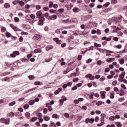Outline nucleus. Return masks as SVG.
I'll list each match as a JSON object with an SVG mask.
<instances>
[{
	"mask_svg": "<svg viewBox=\"0 0 127 127\" xmlns=\"http://www.w3.org/2000/svg\"><path fill=\"white\" fill-rule=\"evenodd\" d=\"M35 103V101L34 100H31L29 102V105H30V106H32V105H34Z\"/></svg>",
	"mask_w": 127,
	"mask_h": 127,
	"instance_id": "obj_19",
	"label": "nucleus"
},
{
	"mask_svg": "<svg viewBox=\"0 0 127 127\" xmlns=\"http://www.w3.org/2000/svg\"><path fill=\"white\" fill-rule=\"evenodd\" d=\"M104 124L105 123L102 122H101V124H97V127H102V126H103V125H104Z\"/></svg>",
	"mask_w": 127,
	"mask_h": 127,
	"instance_id": "obj_59",
	"label": "nucleus"
},
{
	"mask_svg": "<svg viewBox=\"0 0 127 127\" xmlns=\"http://www.w3.org/2000/svg\"><path fill=\"white\" fill-rule=\"evenodd\" d=\"M98 50L100 52H105V50L103 49H100V48H99L98 49Z\"/></svg>",
	"mask_w": 127,
	"mask_h": 127,
	"instance_id": "obj_63",
	"label": "nucleus"
},
{
	"mask_svg": "<svg viewBox=\"0 0 127 127\" xmlns=\"http://www.w3.org/2000/svg\"><path fill=\"white\" fill-rule=\"evenodd\" d=\"M111 2H112V3H114V4H116V3H117V2H118V0H112Z\"/></svg>",
	"mask_w": 127,
	"mask_h": 127,
	"instance_id": "obj_53",
	"label": "nucleus"
},
{
	"mask_svg": "<svg viewBox=\"0 0 127 127\" xmlns=\"http://www.w3.org/2000/svg\"><path fill=\"white\" fill-rule=\"evenodd\" d=\"M16 102L15 101H13L9 104L10 107H12V106H14L15 105Z\"/></svg>",
	"mask_w": 127,
	"mask_h": 127,
	"instance_id": "obj_26",
	"label": "nucleus"
},
{
	"mask_svg": "<svg viewBox=\"0 0 127 127\" xmlns=\"http://www.w3.org/2000/svg\"><path fill=\"white\" fill-rule=\"evenodd\" d=\"M105 80H106V78H105L104 76H102V77H101L100 78V81H101V82H104V81H105Z\"/></svg>",
	"mask_w": 127,
	"mask_h": 127,
	"instance_id": "obj_34",
	"label": "nucleus"
},
{
	"mask_svg": "<svg viewBox=\"0 0 127 127\" xmlns=\"http://www.w3.org/2000/svg\"><path fill=\"white\" fill-rule=\"evenodd\" d=\"M82 109L83 110V111H86V110H87V106H82Z\"/></svg>",
	"mask_w": 127,
	"mask_h": 127,
	"instance_id": "obj_60",
	"label": "nucleus"
},
{
	"mask_svg": "<svg viewBox=\"0 0 127 127\" xmlns=\"http://www.w3.org/2000/svg\"><path fill=\"white\" fill-rule=\"evenodd\" d=\"M14 20L15 21V22H18V21H19V18H18V17H15L14 18Z\"/></svg>",
	"mask_w": 127,
	"mask_h": 127,
	"instance_id": "obj_45",
	"label": "nucleus"
},
{
	"mask_svg": "<svg viewBox=\"0 0 127 127\" xmlns=\"http://www.w3.org/2000/svg\"><path fill=\"white\" fill-rule=\"evenodd\" d=\"M121 18H123V16H120V17H116L115 19L116 20V22H121Z\"/></svg>",
	"mask_w": 127,
	"mask_h": 127,
	"instance_id": "obj_13",
	"label": "nucleus"
},
{
	"mask_svg": "<svg viewBox=\"0 0 127 127\" xmlns=\"http://www.w3.org/2000/svg\"><path fill=\"white\" fill-rule=\"evenodd\" d=\"M30 17L32 18V19H35V15L32 14L30 15Z\"/></svg>",
	"mask_w": 127,
	"mask_h": 127,
	"instance_id": "obj_41",
	"label": "nucleus"
},
{
	"mask_svg": "<svg viewBox=\"0 0 127 127\" xmlns=\"http://www.w3.org/2000/svg\"><path fill=\"white\" fill-rule=\"evenodd\" d=\"M95 47H102V45L98 43H94Z\"/></svg>",
	"mask_w": 127,
	"mask_h": 127,
	"instance_id": "obj_30",
	"label": "nucleus"
},
{
	"mask_svg": "<svg viewBox=\"0 0 127 127\" xmlns=\"http://www.w3.org/2000/svg\"><path fill=\"white\" fill-rule=\"evenodd\" d=\"M9 117L10 118H13V117H14V113L13 112H10L9 113Z\"/></svg>",
	"mask_w": 127,
	"mask_h": 127,
	"instance_id": "obj_27",
	"label": "nucleus"
},
{
	"mask_svg": "<svg viewBox=\"0 0 127 127\" xmlns=\"http://www.w3.org/2000/svg\"><path fill=\"white\" fill-rule=\"evenodd\" d=\"M49 7H52V6H53V2L52 1H50L49 2Z\"/></svg>",
	"mask_w": 127,
	"mask_h": 127,
	"instance_id": "obj_42",
	"label": "nucleus"
},
{
	"mask_svg": "<svg viewBox=\"0 0 127 127\" xmlns=\"http://www.w3.org/2000/svg\"><path fill=\"white\" fill-rule=\"evenodd\" d=\"M37 18H41L40 16H42V12L41 11H38L36 13Z\"/></svg>",
	"mask_w": 127,
	"mask_h": 127,
	"instance_id": "obj_8",
	"label": "nucleus"
},
{
	"mask_svg": "<svg viewBox=\"0 0 127 127\" xmlns=\"http://www.w3.org/2000/svg\"><path fill=\"white\" fill-rule=\"evenodd\" d=\"M116 59L114 58H108L106 60V61L109 63L113 62V61H115Z\"/></svg>",
	"mask_w": 127,
	"mask_h": 127,
	"instance_id": "obj_11",
	"label": "nucleus"
},
{
	"mask_svg": "<svg viewBox=\"0 0 127 127\" xmlns=\"http://www.w3.org/2000/svg\"><path fill=\"white\" fill-rule=\"evenodd\" d=\"M45 20V18L44 17H41L40 18L39 21L38 22L39 25H43V21Z\"/></svg>",
	"mask_w": 127,
	"mask_h": 127,
	"instance_id": "obj_3",
	"label": "nucleus"
},
{
	"mask_svg": "<svg viewBox=\"0 0 127 127\" xmlns=\"http://www.w3.org/2000/svg\"><path fill=\"white\" fill-rule=\"evenodd\" d=\"M72 84H73V82L72 81L69 82L67 83V86L70 87V86H72Z\"/></svg>",
	"mask_w": 127,
	"mask_h": 127,
	"instance_id": "obj_56",
	"label": "nucleus"
},
{
	"mask_svg": "<svg viewBox=\"0 0 127 127\" xmlns=\"http://www.w3.org/2000/svg\"><path fill=\"white\" fill-rule=\"evenodd\" d=\"M56 127V125H55V124L52 123H51V124L50 125V127Z\"/></svg>",
	"mask_w": 127,
	"mask_h": 127,
	"instance_id": "obj_51",
	"label": "nucleus"
},
{
	"mask_svg": "<svg viewBox=\"0 0 127 127\" xmlns=\"http://www.w3.org/2000/svg\"><path fill=\"white\" fill-rule=\"evenodd\" d=\"M50 12L51 13H55L56 12V10H54L53 9H50Z\"/></svg>",
	"mask_w": 127,
	"mask_h": 127,
	"instance_id": "obj_36",
	"label": "nucleus"
},
{
	"mask_svg": "<svg viewBox=\"0 0 127 127\" xmlns=\"http://www.w3.org/2000/svg\"><path fill=\"white\" fill-rule=\"evenodd\" d=\"M73 82H78L79 81V78H75L72 79Z\"/></svg>",
	"mask_w": 127,
	"mask_h": 127,
	"instance_id": "obj_43",
	"label": "nucleus"
},
{
	"mask_svg": "<svg viewBox=\"0 0 127 127\" xmlns=\"http://www.w3.org/2000/svg\"><path fill=\"white\" fill-rule=\"evenodd\" d=\"M105 71L106 72H110V68L107 67L105 69Z\"/></svg>",
	"mask_w": 127,
	"mask_h": 127,
	"instance_id": "obj_57",
	"label": "nucleus"
},
{
	"mask_svg": "<svg viewBox=\"0 0 127 127\" xmlns=\"http://www.w3.org/2000/svg\"><path fill=\"white\" fill-rule=\"evenodd\" d=\"M97 64H98V65H101V64H102V61H97Z\"/></svg>",
	"mask_w": 127,
	"mask_h": 127,
	"instance_id": "obj_64",
	"label": "nucleus"
},
{
	"mask_svg": "<svg viewBox=\"0 0 127 127\" xmlns=\"http://www.w3.org/2000/svg\"><path fill=\"white\" fill-rule=\"evenodd\" d=\"M96 105L97 106H102V105H103V102L102 101H98L96 103Z\"/></svg>",
	"mask_w": 127,
	"mask_h": 127,
	"instance_id": "obj_28",
	"label": "nucleus"
},
{
	"mask_svg": "<svg viewBox=\"0 0 127 127\" xmlns=\"http://www.w3.org/2000/svg\"><path fill=\"white\" fill-rule=\"evenodd\" d=\"M64 116L65 118H69V117H70V115L67 113H65Z\"/></svg>",
	"mask_w": 127,
	"mask_h": 127,
	"instance_id": "obj_46",
	"label": "nucleus"
},
{
	"mask_svg": "<svg viewBox=\"0 0 127 127\" xmlns=\"http://www.w3.org/2000/svg\"><path fill=\"white\" fill-rule=\"evenodd\" d=\"M66 43H63L61 44V47H62V48H64V47H66Z\"/></svg>",
	"mask_w": 127,
	"mask_h": 127,
	"instance_id": "obj_54",
	"label": "nucleus"
},
{
	"mask_svg": "<svg viewBox=\"0 0 127 127\" xmlns=\"http://www.w3.org/2000/svg\"><path fill=\"white\" fill-rule=\"evenodd\" d=\"M72 10H73V12H74L75 13H77L79 12L80 11V10H81V9H80V8H79L78 7H75L73 8Z\"/></svg>",
	"mask_w": 127,
	"mask_h": 127,
	"instance_id": "obj_6",
	"label": "nucleus"
},
{
	"mask_svg": "<svg viewBox=\"0 0 127 127\" xmlns=\"http://www.w3.org/2000/svg\"><path fill=\"white\" fill-rule=\"evenodd\" d=\"M78 101L80 102H83V101H84V98H79L78 99Z\"/></svg>",
	"mask_w": 127,
	"mask_h": 127,
	"instance_id": "obj_58",
	"label": "nucleus"
},
{
	"mask_svg": "<svg viewBox=\"0 0 127 127\" xmlns=\"http://www.w3.org/2000/svg\"><path fill=\"white\" fill-rule=\"evenodd\" d=\"M91 94L89 96V98L90 99V100H93L94 99V95H95V93H91Z\"/></svg>",
	"mask_w": 127,
	"mask_h": 127,
	"instance_id": "obj_21",
	"label": "nucleus"
},
{
	"mask_svg": "<svg viewBox=\"0 0 127 127\" xmlns=\"http://www.w3.org/2000/svg\"><path fill=\"white\" fill-rule=\"evenodd\" d=\"M5 119L1 118L0 119V123H1L2 124H5Z\"/></svg>",
	"mask_w": 127,
	"mask_h": 127,
	"instance_id": "obj_33",
	"label": "nucleus"
},
{
	"mask_svg": "<svg viewBox=\"0 0 127 127\" xmlns=\"http://www.w3.org/2000/svg\"><path fill=\"white\" fill-rule=\"evenodd\" d=\"M94 122H95V119H94L93 118H91V119L87 118L85 120L86 124H89V123L90 124H94Z\"/></svg>",
	"mask_w": 127,
	"mask_h": 127,
	"instance_id": "obj_2",
	"label": "nucleus"
},
{
	"mask_svg": "<svg viewBox=\"0 0 127 127\" xmlns=\"http://www.w3.org/2000/svg\"><path fill=\"white\" fill-rule=\"evenodd\" d=\"M121 87L123 89H124V90H127V87H126V85L124 84H121Z\"/></svg>",
	"mask_w": 127,
	"mask_h": 127,
	"instance_id": "obj_40",
	"label": "nucleus"
},
{
	"mask_svg": "<svg viewBox=\"0 0 127 127\" xmlns=\"http://www.w3.org/2000/svg\"><path fill=\"white\" fill-rule=\"evenodd\" d=\"M109 5H110V2H106V3L104 5V6H105V7H108V6H109Z\"/></svg>",
	"mask_w": 127,
	"mask_h": 127,
	"instance_id": "obj_37",
	"label": "nucleus"
},
{
	"mask_svg": "<svg viewBox=\"0 0 127 127\" xmlns=\"http://www.w3.org/2000/svg\"><path fill=\"white\" fill-rule=\"evenodd\" d=\"M118 84V81L115 80V81H114L113 82H112V85H113L114 86H116V85H117Z\"/></svg>",
	"mask_w": 127,
	"mask_h": 127,
	"instance_id": "obj_44",
	"label": "nucleus"
},
{
	"mask_svg": "<svg viewBox=\"0 0 127 127\" xmlns=\"http://www.w3.org/2000/svg\"><path fill=\"white\" fill-rule=\"evenodd\" d=\"M4 7H5V8H9L10 5L8 3H6L4 5Z\"/></svg>",
	"mask_w": 127,
	"mask_h": 127,
	"instance_id": "obj_17",
	"label": "nucleus"
},
{
	"mask_svg": "<svg viewBox=\"0 0 127 127\" xmlns=\"http://www.w3.org/2000/svg\"><path fill=\"white\" fill-rule=\"evenodd\" d=\"M19 55V52L17 51H14L12 54H10V57L12 58H15V56Z\"/></svg>",
	"mask_w": 127,
	"mask_h": 127,
	"instance_id": "obj_1",
	"label": "nucleus"
},
{
	"mask_svg": "<svg viewBox=\"0 0 127 127\" xmlns=\"http://www.w3.org/2000/svg\"><path fill=\"white\" fill-rule=\"evenodd\" d=\"M35 90H36V87H35L34 88H32L29 89L28 91H27L26 93H29V92H31L32 91H34Z\"/></svg>",
	"mask_w": 127,
	"mask_h": 127,
	"instance_id": "obj_35",
	"label": "nucleus"
},
{
	"mask_svg": "<svg viewBox=\"0 0 127 127\" xmlns=\"http://www.w3.org/2000/svg\"><path fill=\"white\" fill-rule=\"evenodd\" d=\"M16 2L17 3H19V5H21V6H23V5H24V2L22 1H19V0H16Z\"/></svg>",
	"mask_w": 127,
	"mask_h": 127,
	"instance_id": "obj_12",
	"label": "nucleus"
},
{
	"mask_svg": "<svg viewBox=\"0 0 127 127\" xmlns=\"http://www.w3.org/2000/svg\"><path fill=\"white\" fill-rule=\"evenodd\" d=\"M53 48H54L53 46L51 45V46H49V47H48L49 50H50L51 49H53Z\"/></svg>",
	"mask_w": 127,
	"mask_h": 127,
	"instance_id": "obj_62",
	"label": "nucleus"
},
{
	"mask_svg": "<svg viewBox=\"0 0 127 127\" xmlns=\"http://www.w3.org/2000/svg\"><path fill=\"white\" fill-rule=\"evenodd\" d=\"M34 39H35L36 40H37L38 41H39L41 40V36H40V35H39L38 34L36 35L34 37Z\"/></svg>",
	"mask_w": 127,
	"mask_h": 127,
	"instance_id": "obj_4",
	"label": "nucleus"
},
{
	"mask_svg": "<svg viewBox=\"0 0 127 127\" xmlns=\"http://www.w3.org/2000/svg\"><path fill=\"white\" fill-rule=\"evenodd\" d=\"M36 9H40V8H41V6L39 5H37L36 6Z\"/></svg>",
	"mask_w": 127,
	"mask_h": 127,
	"instance_id": "obj_61",
	"label": "nucleus"
},
{
	"mask_svg": "<svg viewBox=\"0 0 127 127\" xmlns=\"http://www.w3.org/2000/svg\"><path fill=\"white\" fill-rule=\"evenodd\" d=\"M34 53H39L41 52V49L38 48L36 49L34 51Z\"/></svg>",
	"mask_w": 127,
	"mask_h": 127,
	"instance_id": "obj_18",
	"label": "nucleus"
},
{
	"mask_svg": "<svg viewBox=\"0 0 127 127\" xmlns=\"http://www.w3.org/2000/svg\"><path fill=\"white\" fill-rule=\"evenodd\" d=\"M57 18V15H54L49 16V19H50V20H55V19H56Z\"/></svg>",
	"mask_w": 127,
	"mask_h": 127,
	"instance_id": "obj_10",
	"label": "nucleus"
},
{
	"mask_svg": "<svg viewBox=\"0 0 127 127\" xmlns=\"http://www.w3.org/2000/svg\"><path fill=\"white\" fill-rule=\"evenodd\" d=\"M25 115L27 118H29L30 117V113H29V112H26Z\"/></svg>",
	"mask_w": 127,
	"mask_h": 127,
	"instance_id": "obj_38",
	"label": "nucleus"
},
{
	"mask_svg": "<svg viewBox=\"0 0 127 127\" xmlns=\"http://www.w3.org/2000/svg\"><path fill=\"white\" fill-rule=\"evenodd\" d=\"M92 62V59H89L87 61H86L87 64H89V63H91Z\"/></svg>",
	"mask_w": 127,
	"mask_h": 127,
	"instance_id": "obj_49",
	"label": "nucleus"
},
{
	"mask_svg": "<svg viewBox=\"0 0 127 127\" xmlns=\"http://www.w3.org/2000/svg\"><path fill=\"white\" fill-rule=\"evenodd\" d=\"M119 77L121 78V79H124L125 78V75L120 74Z\"/></svg>",
	"mask_w": 127,
	"mask_h": 127,
	"instance_id": "obj_55",
	"label": "nucleus"
},
{
	"mask_svg": "<svg viewBox=\"0 0 127 127\" xmlns=\"http://www.w3.org/2000/svg\"><path fill=\"white\" fill-rule=\"evenodd\" d=\"M120 62V64L121 65H124L125 64V59H122L121 60H119Z\"/></svg>",
	"mask_w": 127,
	"mask_h": 127,
	"instance_id": "obj_14",
	"label": "nucleus"
},
{
	"mask_svg": "<svg viewBox=\"0 0 127 127\" xmlns=\"http://www.w3.org/2000/svg\"><path fill=\"white\" fill-rule=\"evenodd\" d=\"M10 27H11L13 30H14L15 31H18V30H19V29H18L17 27H16V26H14L13 24H10Z\"/></svg>",
	"mask_w": 127,
	"mask_h": 127,
	"instance_id": "obj_7",
	"label": "nucleus"
},
{
	"mask_svg": "<svg viewBox=\"0 0 127 127\" xmlns=\"http://www.w3.org/2000/svg\"><path fill=\"white\" fill-rule=\"evenodd\" d=\"M37 121V118L34 117L31 118L30 120V121L32 122V123H34V122H36Z\"/></svg>",
	"mask_w": 127,
	"mask_h": 127,
	"instance_id": "obj_15",
	"label": "nucleus"
},
{
	"mask_svg": "<svg viewBox=\"0 0 127 127\" xmlns=\"http://www.w3.org/2000/svg\"><path fill=\"white\" fill-rule=\"evenodd\" d=\"M124 101H125V98L124 97L119 99V102H124Z\"/></svg>",
	"mask_w": 127,
	"mask_h": 127,
	"instance_id": "obj_50",
	"label": "nucleus"
},
{
	"mask_svg": "<svg viewBox=\"0 0 127 127\" xmlns=\"http://www.w3.org/2000/svg\"><path fill=\"white\" fill-rule=\"evenodd\" d=\"M28 78L30 80H33L34 79V76L33 75H29Z\"/></svg>",
	"mask_w": 127,
	"mask_h": 127,
	"instance_id": "obj_39",
	"label": "nucleus"
},
{
	"mask_svg": "<svg viewBox=\"0 0 127 127\" xmlns=\"http://www.w3.org/2000/svg\"><path fill=\"white\" fill-rule=\"evenodd\" d=\"M110 95H110L111 99H114V98H115V96H114V95H115L114 92H111Z\"/></svg>",
	"mask_w": 127,
	"mask_h": 127,
	"instance_id": "obj_24",
	"label": "nucleus"
},
{
	"mask_svg": "<svg viewBox=\"0 0 127 127\" xmlns=\"http://www.w3.org/2000/svg\"><path fill=\"white\" fill-rule=\"evenodd\" d=\"M34 85H35L36 86L40 85H41V82H40V81H36L34 83Z\"/></svg>",
	"mask_w": 127,
	"mask_h": 127,
	"instance_id": "obj_29",
	"label": "nucleus"
},
{
	"mask_svg": "<svg viewBox=\"0 0 127 127\" xmlns=\"http://www.w3.org/2000/svg\"><path fill=\"white\" fill-rule=\"evenodd\" d=\"M100 96L102 99H105L106 98V92L105 91H100Z\"/></svg>",
	"mask_w": 127,
	"mask_h": 127,
	"instance_id": "obj_9",
	"label": "nucleus"
},
{
	"mask_svg": "<svg viewBox=\"0 0 127 127\" xmlns=\"http://www.w3.org/2000/svg\"><path fill=\"white\" fill-rule=\"evenodd\" d=\"M5 34H6V37H8V38H9L11 36V34H10V33L8 32H6Z\"/></svg>",
	"mask_w": 127,
	"mask_h": 127,
	"instance_id": "obj_23",
	"label": "nucleus"
},
{
	"mask_svg": "<svg viewBox=\"0 0 127 127\" xmlns=\"http://www.w3.org/2000/svg\"><path fill=\"white\" fill-rule=\"evenodd\" d=\"M91 76H92V74L89 73V74H87V75L85 76V77H86V78H89V79H90V78H91Z\"/></svg>",
	"mask_w": 127,
	"mask_h": 127,
	"instance_id": "obj_47",
	"label": "nucleus"
},
{
	"mask_svg": "<svg viewBox=\"0 0 127 127\" xmlns=\"http://www.w3.org/2000/svg\"><path fill=\"white\" fill-rule=\"evenodd\" d=\"M23 108H24V109H25V110H27V109H28V108H29V105L25 104L23 106Z\"/></svg>",
	"mask_w": 127,
	"mask_h": 127,
	"instance_id": "obj_31",
	"label": "nucleus"
},
{
	"mask_svg": "<svg viewBox=\"0 0 127 127\" xmlns=\"http://www.w3.org/2000/svg\"><path fill=\"white\" fill-rule=\"evenodd\" d=\"M64 10H65L64 9V8H60V9H59L58 11L59 12H61V13H63V12L64 11Z\"/></svg>",
	"mask_w": 127,
	"mask_h": 127,
	"instance_id": "obj_32",
	"label": "nucleus"
},
{
	"mask_svg": "<svg viewBox=\"0 0 127 127\" xmlns=\"http://www.w3.org/2000/svg\"><path fill=\"white\" fill-rule=\"evenodd\" d=\"M10 122V119H9V118H7L6 119H5V124L6 125H9Z\"/></svg>",
	"mask_w": 127,
	"mask_h": 127,
	"instance_id": "obj_16",
	"label": "nucleus"
},
{
	"mask_svg": "<svg viewBox=\"0 0 127 127\" xmlns=\"http://www.w3.org/2000/svg\"><path fill=\"white\" fill-rule=\"evenodd\" d=\"M52 118H54L55 119H59V116L56 114H54L52 115Z\"/></svg>",
	"mask_w": 127,
	"mask_h": 127,
	"instance_id": "obj_22",
	"label": "nucleus"
},
{
	"mask_svg": "<svg viewBox=\"0 0 127 127\" xmlns=\"http://www.w3.org/2000/svg\"><path fill=\"white\" fill-rule=\"evenodd\" d=\"M73 103L74 104H75L76 105H78V104H80V102H79V100L78 99H75L73 101Z\"/></svg>",
	"mask_w": 127,
	"mask_h": 127,
	"instance_id": "obj_25",
	"label": "nucleus"
},
{
	"mask_svg": "<svg viewBox=\"0 0 127 127\" xmlns=\"http://www.w3.org/2000/svg\"><path fill=\"white\" fill-rule=\"evenodd\" d=\"M47 112H48V110L47 109V108L44 109V110H43L44 114H46Z\"/></svg>",
	"mask_w": 127,
	"mask_h": 127,
	"instance_id": "obj_52",
	"label": "nucleus"
},
{
	"mask_svg": "<svg viewBox=\"0 0 127 127\" xmlns=\"http://www.w3.org/2000/svg\"><path fill=\"white\" fill-rule=\"evenodd\" d=\"M116 126H117V127H122L123 125H122V124H121V122H117L115 124Z\"/></svg>",
	"mask_w": 127,
	"mask_h": 127,
	"instance_id": "obj_20",
	"label": "nucleus"
},
{
	"mask_svg": "<svg viewBox=\"0 0 127 127\" xmlns=\"http://www.w3.org/2000/svg\"><path fill=\"white\" fill-rule=\"evenodd\" d=\"M62 100L63 101H67V98H66V97H65V96H62Z\"/></svg>",
	"mask_w": 127,
	"mask_h": 127,
	"instance_id": "obj_48",
	"label": "nucleus"
},
{
	"mask_svg": "<svg viewBox=\"0 0 127 127\" xmlns=\"http://www.w3.org/2000/svg\"><path fill=\"white\" fill-rule=\"evenodd\" d=\"M53 40L55 42H56V43L57 44H61V43H62V41L59 40V39L57 38H55L53 39Z\"/></svg>",
	"mask_w": 127,
	"mask_h": 127,
	"instance_id": "obj_5",
	"label": "nucleus"
}]
</instances>
